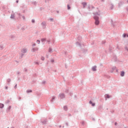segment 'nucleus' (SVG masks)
<instances>
[{"label":"nucleus","instance_id":"nucleus-4","mask_svg":"<svg viewBox=\"0 0 128 128\" xmlns=\"http://www.w3.org/2000/svg\"><path fill=\"white\" fill-rule=\"evenodd\" d=\"M38 50V48H33L32 49V52H36V50Z\"/></svg>","mask_w":128,"mask_h":128},{"label":"nucleus","instance_id":"nucleus-18","mask_svg":"<svg viewBox=\"0 0 128 128\" xmlns=\"http://www.w3.org/2000/svg\"><path fill=\"white\" fill-rule=\"evenodd\" d=\"M42 42H44V40H46V39H44V38H42Z\"/></svg>","mask_w":128,"mask_h":128},{"label":"nucleus","instance_id":"nucleus-7","mask_svg":"<svg viewBox=\"0 0 128 128\" xmlns=\"http://www.w3.org/2000/svg\"><path fill=\"white\" fill-rule=\"evenodd\" d=\"M4 105L2 104H0V108H4Z\"/></svg>","mask_w":128,"mask_h":128},{"label":"nucleus","instance_id":"nucleus-20","mask_svg":"<svg viewBox=\"0 0 128 128\" xmlns=\"http://www.w3.org/2000/svg\"><path fill=\"white\" fill-rule=\"evenodd\" d=\"M32 22H34V20H32Z\"/></svg>","mask_w":128,"mask_h":128},{"label":"nucleus","instance_id":"nucleus-19","mask_svg":"<svg viewBox=\"0 0 128 128\" xmlns=\"http://www.w3.org/2000/svg\"><path fill=\"white\" fill-rule=\"evenodd\" d=\"M27 92H32V90H28Z\"/></svg>","mask_w":128,"mask_h":128},{"label":"nucleus","instance_id":"nucleus-22","mask_svg":"<svg viewBox=\"0 0 128 128\" xmlns=\"http://www.w3.org/2000/svg\"><path fill=\"white\" fill-rule=\"evenodd\" d=\"M6 90H8V88L6 86Z\"/></svg>","mask_w":128,"mask_h":128},{"label":"nucleus","instance_id":"nucleus-16","mask_svg":"<svg viewBox=\"0 0 128 128\" xmlns=\"http://www.w3.org/2000/svg\"><path fill=\"white\" fill-rule=\"evenodd\" d=\"M36 42H37V44H40V40H38L37 41H36Z\"/></svg>","mask_w":128,"mask_h":128},{"label":"nucleus","instance_id":"nucleus-15","mask_svg":"<svg viewBox=\"0 0 128 128\" xmlns=\"http://www.w3.org/2000/svg\"><path fill=\"white\" fill-rule=\"evenodd\" d=\"M41 60H44V56L41 57Z\"/></svg>","mask_w":128,"mask_h":128},{"label":"nucleus","instance_id":"nucleus-23","mask_svg":"<svg viewBox=\"0 0 128 128\" xmlns=\"http://www.w3.org/2000/svg\"><path fill=\"white\" fill-rule=\"evenodd\" d=\"M16 2H18V1H16Z\"/></svg>","mask_w":128,"mask_h":128},{"label":"nucleus","instance_id":"nucleus-11","mask_svg":"<svg viewBox=\"0 0 128 128\" xmlns=\"http://www.w3.org/2000/svg\"><path fill=\"white\" fill-rule=\"evenodd\" d=\"M64 110H68V107H67L66 106H64Z\"/></svg>","mask_w":128,"mask_h":128},{"label":"nucleus","instance_id":"nucleus-9","mask_svg":"<svg viewBox=\"0 0 128 128\" xmlns=\"http://www.w3.org/2000/svg\"><path fill=\"white\" fill-rule=\"evenodd\" d=\"M126 36H127V38H128V35L126 34H123V37L124 38H126Z\"/></svg>","mask_w":128,"mask_h":128},{"label":"nucleus","instance_id":"nucleus-21","mask_svg":"<svg viewBox=\"0 0 128 128\" xmlns=\"http://www.w3.org/2000/svg\"><path fill=\"white\" fill-rule=\"evenodd\" d=\"M46 24V23H45V22H43V23H42V24Z\"/></svg>","mask_w":128,"mask_h":128},{"label":"nucleus","instance_id":"nucleus-12","mask_svg":"<svg viewBox=\"0 0 128 128\" xmlns=\"http://www.w3.org/2000/svg\"><path fill=\"white\" fill-rule=\"evenodd\" d=\"M106 98H110V95H108V94H106Z\"/></svg>","mask_w":128,"mask_h":128},{"label":"nucleus","instance_id":"nucleus-14","mask_svg":"<svg viewBox=\"0 0 128 128\" xmlns=\"http://www.w3.org/2000/svg\"><path fill=\"white\" fill-rule=\"evenodd\" d=\"M82 4H83L84 6H86V2L82 3Z\"/></svg>","mask_w":128,"mask_h":128},{"label":"nucleus","instance_id":"nucleus-17","mask_svg":"<svg viewBox=\"0 0 128 128\" xmlns=\"http://www.w3.org/2000/svg\"><path fill=\"white\" fill-rule=\"evenodd\" d=\"M14 18V15H12L11 16V18Z\"/></svg>","mask_w":128,"mask_h":128},{"label":"nucleus","instance_id":"nucleus-13","mask_svg":"<svg viewBox=\"0 0 128 128\" xmlns=\"http://www.w3.org/2000/svg\"><path fill=\"white\" fill-rule=\"evenodd\" d=\"M67 7H68V10H70V5H67Z\"/></svg>","mask_w":128,"mask_h":128},{"label":"nucleus","instance_id":"nucleus-1","mask_svg":"<svg viewBox=\"0 0 128 128\" xmlns=\"http://www.w3.org/2000/svg\"><path fill=\"white\" fill-rule=\"evenodd\" d=\"M94 18L95 20V24L96 26H98V24H100V21L98 20V17L94 16Z\"/></svg>","mask_w":128,"mask_h":128},{"label":"nucleus","instance_id":"nucleus-24","mask_svg":"<svg viewBox=\"0 0 128 128\" xmlns=\"http://www.w3.org/2000/svg\"><path fill=\"white\" fill-rule=\"evenodd\" d=\"M115 124H116V123H115Z\"/></svg>","mask_w":128,"mask_h":128},{"label":"nucleus","instance_id":"nucleus-2","mask_svg":"<svg viewBox=\"0 0 128 128\" xmlns=\"http://www.w3.org/2000/svg\"><path fill=\"white\" fill-rule=\"evenodd\" d=\"M92 70L96 72V66H94L92 68Z\"/></svg>","mask_w":128,"mask_h":128},{"label":"nucleus","instance_id":"nucleus-10","mask_svg":"<svg viewBox=\"0 0 128 128\" xmlns=\"http://www.w3.org/2000/svg\"><path fill=\"white\" fill-rule=\"evenodd\" d=\"M52 50L51 48H50L48 49V52H52Z\"/></svg>","mask_w":128,"mask_h":128},{"label":"nucleus","instance_id":"nucleus-6","mask_svg":"<svg viewBox=\"0 0 128 128\" xmlns=\"http://www.w3.org/2000/svg\"><path fill=\"white\" fill-rule=\"evenodd\" d=\"M120 76H124V72H121Z\"/></svg>","mask_w":128,"mask_h":128},{"label":"nucleus","instance_id":"nucleus-8","mask_svg":"<svg viewBox=\"0 0 128 128\" xmlns=\"http://www.w3.org/2000/svg\"><path fill=\"white\" fill-rule=\"evenodd\" d=\"M22 52H26V49L24 48L22 50Z\"/></svg>","mask_w":128,"mask_h":128},{"label":"nucleus","instance_id":"nucleus-5","mask_svg":"<svg viewBox=\"0 0 128 128\" xmlns=\"http://www.w3.org/2000/svg\"><path fill=\"white\" fill-rule=\"evenodd\" d=\"M60 98H64V94H60Z\"/></svg>","mask_w":128,"mask_h":128},{"label":"nucleus","instance_id":"nucleus-3","mask_svg":"<svg viewBox=\"0 0 128 128\" xmlns=\"http://www.w3.org/2000/svg\"><path fill=\"white\" fill-rule=\"evenodd\" d=\"M89 104H90L92 106H96V104L94 103H92V101H90Z\"/></svg>","mask_w":128,"mask_h":128}]
</instances>
